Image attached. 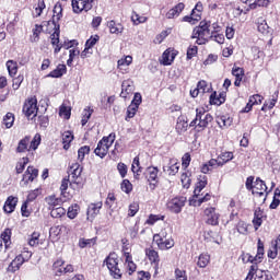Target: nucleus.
<instances>
[{
    "mask_svg": "<svg viewBox=\"0 0 280 280\" xmlns=\"http://www.w3.org/2000/svg\"><path fill=\"white\" fill-rule=\"evenodd\" d=\"M40 143H42L40 133H36L33 138L32 136H25L18 142L15 152L18 154H23L25 152H36Z\"/></svg>",
    "mask_w": 280,
    "mask_h": 280,
    "instance_id": "obj_1",
    "label": "nucleus"
},
{
    "mask_svg": "<svg viewBox=\"0 0 280 280\" xmlns=\"http://www.w3.org/2000/svg\"><path fill=\"white\" fill-rule=\"evenodd\" d=\"M246 190L252 192L253 196H256L258 198H262L267 196L268 186L265 180H262L260 177H256L250 175L246 178L245 182Z\"/></svg>",
    "mask_w": 280,
    "mask_h": 280,
    "instance_id": "obj_2",
    "label": "nucleus"
},
{
    "mask_svg": "<svg viewBox=\"0 0 280 280\" xmlns=\"http://www.w3.org/2000/svg\"><path fill=\"white\" fill-rule=\"evenodd\" d=\"M119 256L115 252H110L103 261V265L106 266L109 271V276L114 280H121L124 276L122 270L119 267Z\"/></svg>",
    "mask_w": 280,
    "mask_h": 280,
    "instance_id": "obj_3",
    "label": "nucleus"
},
{
    "mask_svg": "<svg viewBox=\"0 0 280 280\" xmlns=\"http://www.w3.org/2000/svg\"><path fill=\"white\" fill-rule=\"evenodd\" d=\"M211 22L201 21L198 26L192 30L191 38H196L198 45H205L211 38Z\"/></svg>",
    "mask_w": 280,
    "mask_h": 280,
    "instance_id": "obj_4",
    "label": "nucleus"
},
{
    "mask_svg": "<svg viewBox=\"0 0 280 280\" xmlns=\"http://www.w3.org/2000/svg\"><path fill=\"white\" fill-rule=\"evenodd\" d=\"M84 167L79 162L69 164L70 187L73 190L80 189L83 185L82 172Z\"/></svg>",
    "mask_w": 280,
    "mask_h": 280,
    "instance_id": "obj_5",
    "label": "nucleus"
},
{
    "mask_svg": "<svg viewBox=\"0 0 280 280\" xmlns=\"http://www.w3.org/2000/svg\"><path fill=\"white\" fill-rule=\"evenodd\" d=\"M116 141V133L110 132L108 136H104L98 142L96 148L94 149V154L100 159H105L107 156L112 145H114Z\"/></svg>",
    "mask_w": 280,
    "mask_h": 280,
    "instance_id": "obj_6",
    "label": "nucleus"
},
{
    "mask_svg": "<svg viewBox=\"0 0 280 280\" xmlns=\"http://www.w3.org/2000/svg\"><path fill=\"white\" fill-rule=\"evenodd\" d=\"M168 233L166 229H162L160 233L153 235V243L161 252H166L175 247V240L167 237Z\"/></svg>",
    "mask_w": 280,
    "mask_h": 280,
    "instance_id": "obj_7",
    "label": "nucleus"
},
{
    "mask_svg": "<svg viewBox=\"0 0 280 280\" xmlns=\"http://www.w3.org/2000/svg\"><path fill=\"white\" fill-rule=\"evenodd\" d=\"M33 254L31 252H23L22 254L15 256V259L12 260L7 267V272L15 273L21 267L32 258Z\"/></svg>",
    "mask_w": 280,
    "mask_h": 280,
    "instance_id": "obj_8",
    "label": "nucleus"
},
{
    "mask_svg": "<svg viewBox=\"0 0 280 280\" xmlns=\"http://www.w3.org/2000/svg\"><path fill=\"white\" fill-rule=\"evenodd\" d=\"M187 198L184 196H177L170 199L166 202V209L174 214H180L183 209L186 207Z\"/></svg>",
    "mask_w": 280,
    "mask_h": 280,
    "instance_id": "obj_9",
    "label": "nucleus"
},
{
    "mask_svg": "<svg viewBox=\"0 0 280 280\" xmlns=\"http://www.w3.org/2000/svg\"><path fill=\"white\" fill-rule=\"evenodd\" d=\"M160 168L158 166H148L144 176L149 184L150 190L154 191L160 183Z\"/></svg>",
    "mask_w": 280,
    "mask_h": 280,
    "instance_id": "obj_10",
    "label": "nucleus"
},
{
    "mask_svg": "<svg viewBox=\"0 0 280 280\" xmlns=\"http://www.w3.org/2000/svg\"><path fill=\"white\" fill-rule=\"evenodd\" d=\"M206 224L212 228L220 225L221 213L215 207H208L203 210Z\"/></svg>",
    "mask_w": 280,
    "mask_h": 280,
    "instance_id": "obj_11",
    "label": "nucleus"
},
{
    "mask_svg": "<svg viewBox=\"0 0 280 280\" xmlns=\"http://www.w3.org/2000/svg\"><path fill=\"white\" fill-rule=\"evenodd\" d=\"M38 101L36 96L27 98L22 107V113L30 119V117H37L38 113Z\"/></svg>",
    "mask_w": 280,
    "mask_h": 280,
    "instance_id": "obj_12",
    "label": "nucleus"
},
{
    "mask_svg": "<svg viewBox=\"0 0 280 280\" xmlns=\"http://www.w3.org/2000/svg\"><path fill=\"white\" fill-rule=\"evenodd\" d=\"M66 261L62 258H58L54 264H52V271L56 277H62L63 275L67 273H73L74 272V267L73 265L69 264L65 267Z\"/></svg>",
    "mask_w": 280,
    "mask_h": 280,
    "instance_id": "obj_13",
    "label": "nucleus"
},
{
    "mask_svg": "<svg viewBox=\"0 0 280 280\" xmlns=\"http://www.w3.org/2000/svg\"><path fill=\"white\" fill-rule=\"evenodd\" d=\"M39 176V170L33 165L27 166L26 171L22 175L21 187H27L30 183H34Z\"/></svg>",
    "mask_w": 280,
    "mask_h": 280,
    "instance_id": "obj_14",
    "label": "nucleus"
},
{
    "mask_svg": "<svg viewBox=\"0 0 280 280\" xmlns=\"http://www.w3.org/2000/svg\"><path fill=\"white\" fill-rule=\"evenodd\" d=\"M144 254L150 265L153 266L154 270L159 271L161 264L160 253L156 249H154L153 246H150L144 249Z\"/></svg>",
    "mask_w": 280,
    "mask_h": 280,
    "instance_id": "obj_15",
    "label": "nucleus"
},
{
    "mask_svg": "<svg viewBox=\"0 0 280 280\" xmlns=\"http://www.w3.org/2000/svg\"><path fill=\"white\" fill-rule=\"evenodd\" d=\"M198 121L199 122H197L195 126H192L194 131L197 135H199L200 132H205V130H207V128H209L210 124H212V121H214V117L210 113H207L201 118H198Z\"/></svg>",
    "mask_w": 280,
    "mask_h": 280,
    "instance_id": "obj_16",
    "label": "nucleus"
},
{
    "mask_svg": "<svg viewBox=\"0 0 280 280\" xmlns=\"http://www.w3.org/2000/svg\"><path fill=\"white\" fill-rule=\"evenodd\" d=\"M71 7L73 13L81 14L83 12L88 13L94 5L88 0H71Z\"/></svg>",
    "mask_w": 280,
    "mask_h": 280,
    "instance_id": "obj_17",
    "label": "nucleus"
},
{
    "mask_svg": "<svg viewBox=\"0 0 280 280\" xmlns=\"http://www.w3.org/2000/svg\"><path fill=\"white\" fill-rule=\"evenodd\" d=\"M103 206V201L90 203L86 209V221L93 222L100 215Z\"/></svg>",
    "mask_w": 280,
    "mask_h": 280,
    "instance_id": "obj_18",
    "label": "nucleus"
},
{
    "mask_svg": "<svg viewBox=\"0 0 280 280\" xmlns=\"http://www.w3.org/2000/svg\"><path fill=\"white\" fill-rule=\"evenodd\" d=\"M268 217L265 212L264 209H261L260 207H257L254 211V218H253V225H254V229L255 231H258L265 221H267Z\"/></svg>",
    "mask_w": 280,
    "mask_h": 280,
    "instance_id": "obj_19",
    "label": "nucleus"
},
{
    "mask_svg": "<svg viewBox=\"0 0 280 280\" xmlns=\"http://www.w3.org/2000/svg\"><path fill=\"white\" fill-rule=\"evenodd\" d=\"M63 16V8L60 2H57L52 10V16L51 20L47 22V27H50V25H60L59 22Z\"/></svg>",
    "mask_w": 280,
    "mask_h": 280,
    "instance_id": "obj_20",
    "label": "nucleus"
},
{
    "mask_svg": "<svg viewBox=\"0 0 280 280\" xmlns=\"http://www.w3.org/2000/svg\"><path fill=\"white\" fill-rule=\"evenodd\" d=\"M69 187H71L70 176L63 177L61 179L59 190H60V197L65 199V201H69L73 198V195L68 191Z\"/></svg>",
    "mask_w": 280,
    "mask_h": 280,
    "instance_id": "obj_21",
    "label": "nucleus"
},
{
    "mask_svg": "<svg viewBox=\"0 0 280 280\" xmlns=\"http://www.w3.org/2000/svg\"><path fill=\"white\" fill-rule=\"evenodd\" d=\"M62 232H70V229L67 225H52L49 229V238L54 242H58L61 237Z\"/></svg>",
    "mask_w": 280,
    "mask_h": 280,
    "instance_id": "obj_22",
    "label": "nucleus"
},
{
    "mask_svg": "<svg viewBox=\"0 0 280 280\" xmlns=\"http://www.w3.org/2000/svg\"><path fill=\"white\" fill-rule=\"evenodd\" d=\"M104 206L108 210L109 217H113V214L118 206V201H117V197H116L115 192L107 194Z\"/></svg>",
    "mask_w": 280,
    "mask_h": 280,
    "instance_id": "obj_23",
    "label": "nucleus"
},
{
    "mask_svg": "<svg viewBox=\"0 0 280 280\" xmlns=\"http://www.w3.org/2000/svg\"><path fill=\"white\" fill-rule=\"evenodd\" d=\"M135 93V82L130 79L124 80L121 83V92L120 97L127 100L129 95H133Z\"/></svg>",
    "mask_w": 280,
    "mask_h": 280,
    "instance_id": "obj_24",
    "label": "nucleus"
},
{
    "mask_svg": "<svg viewBox=\"0 0 280 280\" xmlns=\"http://www.w3.org/2000/svg\"><path fill=\"white\" fill-rule=\"evenodd\" d=\"M188 117L180 115L176 119L175 130L177 135H185L189 128Z\"/></svg>",
    "mask_w": 280,
    "mask_h": 280,
    "instance_id": "obj_25",
    "label": "nucleus"
},
{
    "mask_svg": "<svg viewBox=\"0 0 280 280\" xmlns=\"http://www.w3.org/2000/svg\"><path fill=\"white\" fill-rule=\"evenodd\" d=\"M18 203H19V198L18 197H14V196H9L7 198V200L4 201V205H3V212L5 214H12L15 212V209L18 207Z\"/></svg>",
    "mask_w": 280,
    "mask_h": 280,
    "instance_id": "obj_26",
    "label": "nucleus"
},
{
    "mask_svg": "<svg viewBox=\"0 0 280 280\" xmlns=\"http://www.w3.org/2000/svg\"><path fill=\"white\" fill-rule=\"evenodd\" d=\"M208 183L209 178L207 175H199L198 182L194 189V198H199L201 196V192L206 189Z\"/></svg>",
    "mask_w": 280,
    "mask_h": 280,
    "instance_id": "obj_27",
    "label": "nucleus"
},
{
    "mask_svg": "<svg viewBox=\"0 0 280 280\" xmlns=\"http://www.w3.org/2000/svg\"><path fill=\"white\" fill-rule=\"evenodd\" d=\"M180 170V164L177 159H170L168 164L163 166V172L168 174V176H176Z\"/></svg>",
    "mask_w": 280,
    "mask_h": 280,
    "instance_id": "obj_28",
    "label": "nucleus"
},
{
    "mask_svg": "<svg viewBox=\"0 0 280 280\" xmlns=\"http://www.w3.org/2000/svg\"><path fill=\"white\" fill-rule=\"evenodd\" d=\"M45 202L48 207V210L50 211L52 209L61 207L65 202H67V200L60 197H57L56 195H51V196L45 197Z\"/></svg>",
    "mask_w": 280,
    "mask_h": 280,
    "instance_id": "obj_29",
    "label": "nucleus"
},
{
    "mask_svg": "<svg viewBox=\"0 0 280 280\" xmlns=\"http://www.w3.org/2000/svg\"><path fill=\"white\" fill-rule=\"evenodd\" d=\"M176 56H177V52H176L175 49L167 48L162 54V59L160 60V62L163 66H170V65H172L174 62Z\"/></svg>",
    "mask_w": 280,
    "mask_h": 280,
    "instance_id": "obj_30",
    "label": "nucleus"
},
{
    "mask_svg": "<svg viewBox=\"0 0 280 280\" xmlns=\"http://www.w3.org/2000/svg\"><path fill=\"white\" fill-rule=\"evenodd\" d=\"M232 75L235 77L234 86H242V82L245 78V69L242 67L234 66L232 68Z\"/></svg>",
    "mask_w": 280,
    "mask_h": 280,
    "instance_id": "obj_31",
    "label": "nucleus"
},
{
    "mask_svg": "<svg viewBox=\"0 0 280 280\" xmlns=\"http://www.w3.org/2000/svg\"><path fill=\"white\" fill-rule=\"evenodd\" d=\"M217 167H221L219 160L211 159L200 166V172L202 174H210V172H213V170H215Z\"/></svg>",
    "mask_w": 280,
    "mask_h": 280,
    "instance_id": "obj_32",
    "label": "nucleus"
},
{
    "mask_svg": "<svg viewBox=\"0 0 280 280\" xmlns=\"http://www.w3.org/2000/svg\"><path fill=\"white\" fill-rule=\"evenodd\" d=\"M106 26L108 27L110 34L119 35V34H122L125 31L124 24L117 23L115 20L108 21L106 23Z\"/></svg>",
    "mask_w": 280,
    "mask_h": 280,
    "instance_id": "obj_33",
    "label": "nucleus"
},
{
    "mask_svg": "<svg viewBox=\"0 0 280 280\" xmlns=\"http://www.w3.org/2000/svg\"><path fill=\"white\" fill-rule=\"evenodd\" d=\"M68 68L65 63L57 65L56 69L51 70L47 77L48 78H61L62 75L67 74Z\"/></svg>",
    "mask_w": 280,
    "mask_h": 280,
    "instance_id": "obj_34",
    "label": "nucleus"
},
{
    "mask_svg": "<svg viewBox=\"0 0 280 280\" xmlns=\"http://www.w3.org/2000/svg\"><path fill=\"white\" fill-rule=\"evenodd\" d=\"M217 124L219 128L224 130L225 128H230L233 124V118H231L229 115H219L217 116Z\"/></svg>",
    "mask_w": 280,
    "mask_h": 280,
    "instance_id": "obj_35",
    "label": "nucleus"
},
{
    "mask_svg": "<svg viewBox=\"0 0 280 280\" xmlns=\"http://www.w3.org/2000/svg\"><path fill=\"white\" fill-rule=\"evenodd\" d=\"M12 230L7 228L0 234V240L3 241L4 249L8 250L12 245Z\"/></svg>",
    "mask_w": 280,
    "mask_h": 280,
    "instance_id": "obj_36",
    "label": "nucleus"
},
{
    "mask_svg": "<svg viewBox=\"0 0 280 280\" xmlns=\"http://www.w3.org/2000/svg\"><path fill=\"white\" fill-rule=\"evenodd\" d=\"M212 195L210 192H207L203 197H194L192 200H190V206L192 207H201L203 203H207L211 201Z\"/></svg>",
    "mask_w": 280,
    "mask_h": 280,
    "instance_id": "obj_37",
    "label": "nucleus"
},
{
    "mask_svg": "<svg viewBox=\"0 0 280 280\" xmlns=\"http://www.w3.org/2000/svg\"><path fill=\"white\" fill-rule=\"evenodd\" d=\"M125 265L129 276H132L137 271V264L133 261L131 254L125 256Z\"/></svg>",
    "mask_w": 280,
    "mask_h": 280,
    "instance_id": "obj_38",
    "label": "nucleus"
},
{
    "mask_svg": "<svg viewBox=\"0 0 280 280\" xmlns=\"http://www.w3.org/2000/svg\"><path fill=\"white\" fill-rule=\"evenodd\" d=\"M192 173L189 170H186L180 175V183L184 189H189L191 187V179Z\"/></svg>",
    "mask_w": 280,
    "mask_h": 280,
    "instance_id": "obj_39",
    "label": "nucleus"
},
{
    "mask_svg": "<svg viewBox=\"0 0 280 280\" xmlns=\"http://www.w3.org/2000/svg\"><path fill=\"white\" fill-rule=\"evenodd\" d=\"M44 31V26L42 24H35L34 28H32V35H30V42L36 43L40 39V34Z\"/></svg>",
    "mask_w": 280,
    "mask_h": 280,
    "instance_id": "obj_40",
    "label": "nucleus"
},
{
    "mask_svg": "<svg viewBox=\"0 0 280 280\" xmlns=\"http://www.w3.org/2000/svg\"><path fill=\"white\" fill-rule=\"evenodd\" d=\"M233 159H234V153L233 152H231V151L222 152L218 156L219 165L221 167H223V165H226V163H230V161H233Z\"/></svg>",
    "mask_w": 280,
    "mask_h": 280,
    "instance_id": "obj_41",
    "label": "nucleus"
},
{
    "mask_svg": "<svg viewBox=\"0 0 280 280\" xmlns=\"http://www.w3.org/2000/svg\"><path fill=\"white\" fill-rule=\"evenodd\" d=\"M74 139V135L72 131H65L62 133V145L63 150H69L71 148V143Z\"/></svg>",
    "mask_w": 280,
    "mask_h": 280,
    "instance_id": "obj_42",
    "label": "nucleus"
},
{
    "mask_svg": "<svg viewBox=\"0 0 280 280\" xmlns=\"http://www.w3.org/2000/svg\"><path fill=\"white\" fill-rule=\"evenodd\" d=\"M52 26V33L50 34L51 45L60 43V24L50 25Z\"/></svg>",
    "mask_w": 280,
    "mask_h": 280,
    "instance_id": "obj_43",
    "label": "nucleus"
},
{
    "mask_svg": "<svg viewBox=\"0 0 280 280\" xmlns=\"http://www.w3.org/2000/svg\"><path fill=\"white\" fill-rule=\"evenodd\" d=\"M81 210L80 205L73 203L68 208L67 217L69 220H75L79 215V212Z\"/></svg>",
    "mask_w": 280,
    "mask_h": 280,
    "instance_id": "obj_44",
    "label": "nucleus"
},
{
    "mask_svg": "<svg viewBox=\"0 0 280 280\" xmlns=\"http://www.w3.org/2000/svg\"><path fill=\"white\" fill-rule=\"evenodd\" d=\"M166 217L163 214H150L145 221L149 226H154L160 221H165Z\"/></svg>",
    "mask_w": 280,
    "mask_h": 280,
    "instance_id": "obj_45",
    "label": "nucleus"
},
{
    "mask_svg": "<svg viewBox=\"0 0 280 280\" xmlns=\"http://www.w3.org/2000/svg\"><path fill=\"white\" fill-rule=\"evenodd\" d=\"M8 73L10 77L14 78L19 71V65L14 60H8L7 63Z\"/></svg>",
    "mask_w": 280,
    "mask_h": 280,
    "instance_id": "obj_46",
    "label": "nucleus"
},
{
    "mask_svg": "<svg viewBox=\"0 0 280 280\" xmlns=\"http://www.w3.org/2000/svg\"><path fill=\"white\" fill-rule=\"evenodd\" d=\"M220 27H214V31L211 32L210 39L217 42L218 44H224L225 43V36L224 34L219 33Z\"/></svg>",
    "mask_w": 280,
    "mask_h": 280,
    "instance_id": "obj_47",
    "label": "nucleus"
},
{
    "mask_svg": "<svg viewBox=\"0 0 280 280\" xmlns=\"http://www.w3.org/2000/svg\"><path fill=\"white\" fill-rule=\"evenodd\" d=\"M39 196H42V188L33 189L28 191L25 201L26 203H32L36 201Z\"/></svg>",
    "mask_w": 280,
    "mask_h": 280,
    "instance_id": "obj_48",
    "label": "nucleus"
},
{
    "mask_svg": "<svg viewBox=\"0 0 280 280\" xmlns=\"http://www.w3.org/2000/svg\"><path fill=\"white\" fill-rule=\"evenodd\" d=\"M211 261V256L208 254H200L198 257L197 266L199 268H207Z\"/></svg>",
    "mask_w": 280,
    "mask_h": 280,
    "instance_id": "obj_49",
    "label": "nucleus"
},
{
    "mask_svg": "<svg viewBox=\"0 0 280 280\" xmlns=\"http://www.w3.org/2000/svg\"><path fill=\"white\" fill-rule=\"evenodd\" d=\"M40 233L39 232H36L34 231L30 237H28V241H27V244L30 247H36V246H39V242H40Z\"/></svg>",
    "mask_w": 280,
    "mask_h": 280,
    "instance_id": "obj_50",
    "label": "nucleus"
},
{
    "mask_svg": "<svg viewBox=\"0 0 280 280\" xmlns=\"http://www.w3.org/2000/svg\"><path fill=\"white\" fill-rule=\"evenodd\" d=\"M96 245V237H93V238H80L79 240V247L81 249H84V248H91L92 246H95Z\"/></svg>",
    "mask_w": 280,
    "mask_h": 280,
    "instance_id": "obj_51",
    "label": "nucleus"
},
{
    "mask_svg": "<svg viewBox=\"0 0 280 280\" xmlns=\"http://www.w3.org/2000/svg\"><path fill=\"white\" fill-rule=\"evenodd\" d=\"M67 214V210L63 207H57L50 210V217L52 219H61Z\"/></svg>",
    "mask_w": 280,
    "mask_h": 280,
    "instance_id": "obj_52",
    "label": "nucleus"
},
{
    "mask_svg": "<svg viewBox=\"0 0 280 280\" xmlns=\"http://www.w3.org/2000/svg\"><path fill=\"white\" fill-rule=\"evenodd\" d=\"M120 190L126 195H130L133 191V184L129 179H122Z\"/></svg>",
    "mask_w": 280,
    "mask_h": 280,
    "instance_id": "obj_53",
    "label": "nucleus"
},
{
    "mask_svg": "<svg viewBox=\"0 0 280 280\" xmlns=\"http://www.w3.org/2000/svg\"><path fill=\"white\" fill-rule=\"evenodd\" d=\"M93 113H94V109H92L91 107L83 109L82 118H81V126H86V124H89Z\"/></svg>",
    "mask_w": 280,
    "mask_h": 280,
    "instance_id": "obj_54",
    "label": "nucleus"
},
{
    "mask_svg": "<svg viewBox=\"0 0 280 280\" xmlns=\"http://www.w3.org/2000/svg\"><path fill=\"white\" fill-rule=\"evenodd\" d=\"M121 253L124 257H127V255H131L132 248L130 246L129 240L127 237L121 238Z\"/></svg>",
    "mask_w": 280,
    "mask_h": 280,
    "instance_id": "obj_55",
    "label": "nucleus"
},
{
    "mask_svg": "<svg viewBox=\"0 0 280 280\" xmlns=\"http://www.w3.org/2000/svg\"><path fill=\"white\" fill-rule=\"evenodd\" d=\"M30 163V158L28 156H24L21 159L20 162L16 163L15 165V172L16 174H23L26 165H28Z\"/></svg>",
    "mask_w": 280,
    "mask_h": 280,
    "instance_id": "obj_56",
    "label": "nucleus"
},
{
    "mask_svg": "<svg viewBox=\"0 0 280 280\" xmlns=\"http://www.w3.org/2000/svg\"><path fill=\"white\" fill-rule=\"evenodd\" d=\"M14 121H15V116L13 113L8 112L3 116L2 124H3V126H5V128H11L13 126Z\"/></svg>",
    "mask_w": 280,
    "mask_h": 280,
    "instance_id": "obj_57",
    "label": "nucleus"
},
{
    "mask_svg": "<svg viewBox=\"0 0 280 280\" xmlns=\"http://www.w3.org/2000/svg\"><path fill=\"white\" fill-rule=\"evenodd\" d=\"M35 18L42 16L44 10L46 9L45 0H37V3L34 4Z\"/></svg>",
    "mask_w": 280,
    "mask_h": 280,
    "instance_id": "obj_58",
    "label": "nucleus"
},
{
    "mask_svg": "<svg viewBox=\"0 0 280 280\" xmlns=\"http://www.w3.org/2000/svg\"><path fill=\"white\" fill-rule=\"evenodd\" d=\"M91 152V147L90 145H83L81 148H79L78 150V161L79 163H83L86 154H90Z\"/></svg>",
    "mask_w": 280,
    "mask_h": 280,
    "instance_id": "obj_59",
    "label": "nucleus"
},
{
    "mask_svg": "<svg viewBox=\"0 0 280 280\" xmlns=\"http://www.w3.org/2000/svg\"><path fill=\"white\" fill-rule=\"evenodd\" d=\"M138 110H139V107H137V105H129L127 107L125 120L130 121V119H133V117H136Z\"/></svg>",
    "mask_w": 280,
    "mask_h": 280,
    "instance_id": "obj_60",
    "label": "nucleus"
},
{
    "mask_svg": "<svg viewBox=\"0 0 280 280\" xmlns=\"http://www.w3.org/2000/svg\"><path fill=\"white\" fill-rule=\"evenodd\" d=\"M235 230L241 235H247L248 234V224L245 221L241 220L237 222Z\"/></svg>",
    "mask_w": 280,
    "mask_h": 280,
    "instance_id": "obj_61",
    "label": "nucleus"
},
{
    "mask_svg": "<svg viewBox=\"0 0 280 280\" xmlns=\"http://www.w3.org/2000/svg\"><path fill=\"white\" fill-rule=\"evenodd\" d=\"M275 0H255L253 3L249 4V9H257L258 7L267 8L270 3Z\"/></svg>",
    "mask_w": 280,
    "mask_h": 280,
    "instance_id": "obj_62",
    "label": "nucleus"
},
{
    "mask_svg": "<svg viewBox=\"0 0 280 280\" xmlns=\"http://www.w3.org/2000/svg\"><path fill=\"white\" fill-rule=\"evenodd\" d=\"M257 30L264 35H268L270 33V27L266 20L258 21Z\"/></svg>",
    "mask_w": 280,
    "mask_h": 280,
    "instance_id": "obj_63",
    "label": "nucleus"
},
{
    "mask_svg": "<svg viewBox=\"0 0 280 280\" xmlns=\"http://www.w3.org/2000/svg\"><path fill=\"white\" fill-rule=\"evenodd\" d=\"M174 275L176 280H188V275L185 269L176 268Z\"/></svg>",
    "mask_w": 280,
    "mask_h": 280,
    "instance_id": "obj_64",
    "label": "nucleus"
}]
</instances>
